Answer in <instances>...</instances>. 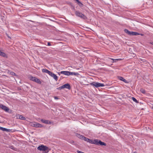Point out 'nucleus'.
<instances>
[{
    "label": "nucleus",
    "instance_id": "1",
    "mask_svg": "<svg viewBox=\"0 0 153 153\" xmlns=\"http://www.w3.org/2000/svg\"><path fill=\"white\" fill-rule=\"evenodd\" d=\"M37 149L40 151H42L45 152V153H48L50 150L49 148L47 146L43 145L39 146L37 147Z\"/></svg>",
    "mask_w": 153,
    "mask_h": 153
},
{
    "label": "nucleus",
    "instance_id": "2",
    "mask_svg": "<svg viewBox=\"0 0 153 153\" xmlns=\"http://www.w3.org/2000/svg\"><path fill=\"white\" fill-rule=\"evenodd\" d=\"M92 144H94L97 145L104 146L106 145V144L100 140L98 139H94L93 140Z\"/></svg>",
    "mask_w": 153,
    "mask_h": 153
},
{
    "label": "nucleus",
    "instance_id": "3",
    "mask_svg": "<svg viewBox=\"0 0 153 153\" xmlns=\"http://www.w3.org/2000/svg\"><path fill=\"white\" fill-rule=\"evenodd\" d=\"M60 73L61 74L67 76H69L70 75L77 76L79 75V74L78 73L72 72L68 71H61Z\"/></svg>",
    "mask_w": 153,
    "mask_h": 153
},
{
    "label": "nucleus",
    "instance_id": "4",
    "mask_svg": "<svg viewBox=\"0 0 153 153\" xmlns=\"http://www.w3.org/2000/svg\"><path fill=\"white\" fill-rule=\"evenodd\" d=\"M90 85L94 87L97 88L99 87H103L105 86L104 84L101 83L99 82H94L90 83Z\"/></svg>",
    "mask_w": 153,
    "mask_h": 153
},
{
    "label": "nucleus",
    "instance_id": "5",
    "mask_svg": "<svg viewBox=\"0 0 153 153\" xmlns=\"http://www.w3.org/2000/svg\"><path fill=\"white\" fill-rule=\"evenodd\" d=\"M75 14L76 16L79 17L81 18L82 19H87V17L81 13L79 12V11H76L75 12Z\"/></svg>",
    "mask_w": 153,
    "mask_h": 153
},
{
    "label": "nucleus",
    "instance_id": "6",
    "mask_svg": "<svg viewBox=\"0 0 153 153\" xmlns=\"http://www.w3.org/2000/svg\"><path fill=\"white\" fill-rule=\"evenodd\" d=\"M124 31L125 33L130 36H137L140 34L137 32L133 31H130L128 29H125Z\"/></svg>",
    "mask_w": 153,
    "mask_h": 153
},
{
    "label": "nucleus",
    "instance_id": "7",
    "mask_svg": "<svg viewBox=\"0 0 153 153\" xmlns=\"http://www.w3.org/2000/svg\"><path fill=\"white\" fill-rule=\"evenodd\" d=\"M31 126L36 128H42L43 127V126L41 124L35 122L32 123Z\"/></svg>",
    "mask_w": 153,
    "mask_h": 153
},
{
    "label": "nucleus",
    "instance_id": "8",
    "mask_svg": "<svg viewBox=\"0 0 153 153\" xmlns=\"http://www.w3.org/2000/svg\"><path fill=\"white\" fill-rule=\"evenodd\" d=\"M0 108L6 112H8L9 109L6 106L2 104H0Z\"/></svg>",
    "mask_w": 153,
    "mask_h": 153
},
{
    "label": "nucleus",
    "instance_id": "9",
    "mask_svg": "<svg viewBox=\"0 0 153 153\" xmlns=\"http://www.w3.org/2000/svg\"><path fill=\"white\" fill-rule=\"evenodd\" d=\"M49 75H50L51 76L53 77L56 81H57L58 80V77L56 75V74H54L52 72H51Z\"/></svg>",
    "mask_w": 153,
    "mask_h": 153
},
{
    "label": "nucleus",
    "instance_id": "10",
    "mask_svg": "<svg viewBox=\"0 0 153 153\" xmlns=\"http://www.w3.org/2000/svg\"><path fill=\"white\" fill-rule=\"evenodd\" d=\"M41 121L45 124H51V122L49 120H45L43 119H41L40 120Z\"/></svg>",
    "mask_w": 153,
    "mask_h": 153
},
{
    "label": "nucleus",
    "instance_id": "11",
    "mask_svg": "<svg viewBox=\"0 0 153 153\" xmlns=\"http://www.w3.org/2000/svg\"><path fill=\"white\" fill-rule=\"evenodd\" d=\"M64 88H66L70 90L71 88V87L69 83H67L63 85Z\"/></svg>",
    "mask_w": 153,
    "mask_h": 153
},
{
    "label": "nucleus",
    "instance_id": "12",
    "mask_svg": "<svg viewBox=\"0 0 153 153\" xmlns=\"http://www.w3.org/2000/svg\"><path fill=\"white\" fill-rule=\"evenodd\" d=\"M84 140L86 141L89 143H90L92 144L93 140H92L89 139L87 137H85L84 138Z\"/></svg>",
    "mask_w": 153,
    "mask_h": 153
},
{
    "label": "nucleus",
    "instance_id": "13",
    "mask_svg": "<svg viewBox=\"0 0 153 153\" xmlns=\"http://www.w3.org/2000/svg\"><path fill=\"white\" fill-rule=\"evenodd\" d=\"M0 130H1L3 131H6L7 132H10V129H7L1 126H0Z\"/></svg>",
    "mask_w": 153,
    "mask_h": 153
},
{
    "label": "nucleus",
    "instance_id": "14",
    "mask_svg": "<svg viewBox=\"0 0 153 153\" xmlns=\"http://www.w3.org/2000/svg\"><path fill=\"white\" fill-rule=\"evenodd\" d=\"M118 79L121 80V81H122L123 82H124L126 83H128V82L127 81L126 79H124L123 77H122V76H119L118 77Z\"/></svg>",
    "mask_w": 153,
    "mask_h": 153
},
{
    "label": "nucleus",
    "instance_id": "15",
    "mask_svg": "<svg viewBox=\"0 0 153 153\" xmlns=\"http://www.w3.org/2000/svg\"><path fill=\"white\" fill-rule=\"evenodd\" d=\"M42 72H43L47 73L49 75L51 71H49L48 70L46 69H42Z\"/></svg>",
    "mask_w": 153,
    "mask_h": 153
},
{
    "label": "nucleus",
    "instance_id": "16",
    "mask_svg": "<svg viewBox=\"0 0 153 153\" xmlns=\"http://www.w3.org/2000/svg\"><path fill=\"white\" fill-rule=\"evenodd\" d=\"M76 136L78 138L81 139H83L84 140V138L85 137L84 136L78 134H76Z\"/></svg>",
    "mask_w": 153,
    "mask_h": 153
},
{
    "label": "nucleus",
    "instance_id": "17",
    "mask_svg": "<svg viewBox=\"0 0 153 153\" xmlns=\"http://www.w3.org/2000/svg\"><path fill=\"white\" fill-rule=\"evenodd\" d=\"M0 56L4 57H7V56H6V54L4 52H2V51H1L0 53Z\"/></svg>",
    "mask_w": 153,
    "mask_h": 153
},
{
    "label": "nucleus",
    "instance_id": "18",
    "mask_svg": "<svg viewBox=\"0 0 153 153\" xmlns=\"http://www.w3.org/2000/svg\"><path fill=\"white\" fill-rule=\"evenodd\" d=\"M19 119L21 120H26V118L23 117L21 115H19Z\"/></svg>",
    "mask_w": 153,
    "mask_h": 153
},
{
    "label": "nucleus",
    "instance_id": "19",
    "mask_svg": "<svg viewBox=\"0 0 153 153\" xmlns=\"http://www.w3.org/2000/svg\"><path fill=\"white\" fill-rule=\"evenodd\" d=\"M9 148L14 150V151H17V148H16L14 147L13 146H10Z\"/></svg>",
    "mask_w": 153,
    "mask_h": 153
},
{
    "label": "nucleus",
    "instance_id": "20",
    "mask_svg": "<svg viewBox=\"0 0 153 153\" xmlns=\"http://www.w3.org/2000/svg\"><path fill=\"white\" fill-rule=\"evenodd\" d=\"M35 82L40 84H41L42 83L41 81H40V80L38 78H37V79H36V81Z\"/></svg>",
    "mask_w": 153,
    "mask_h": 153
},
{
    "label": "nucleus",
    "instance_id": "21",
    "mask_svg": "<svg viewBox=\"0 0 153 153\" xmlns=\"http://www.w3.org/2000/svg\"><path fill=\"white\" fill-rule=\"evenodd\" d=\"M35 78H36V77H33V76H30L29 77V79L30 80H31V81H33V79H35Z\"/></svg>",
    "mask_w": 153,
    "mask_h": 153
},
{
    "label": "nucleus",
    "instance_id": "22",
    "mask_svg": "<svg viewBox=\"0 0 153 153\" xmlns=\"http://www.w3.org/2000/svg\"><path fill=\"white\" fill-rule=\"evenodd\" d=\"M140 91L143 94H145L146 93L145 90L143 88L141 89Z\"/></svg>",
    "mask_w": 153,
    "mask_h": 153
},
{
    "label": "nucleus",
    "instance_id": "23",
    "mask_svg": "<svg viewBox=\"0 0 153 153\" xmlns=\"http://www.w3.org/2000/svg\"><path fill=\"white\" fill-rule=\"evenodd\" d=\"M132 99L133 101L136 103H138V101L134 97H132Z\"/></svg>",
    "mask_w": 153,
    "mask_h": 153
},
{
    "label": "nucleus",
    "instance_id": "24",
    "mask_svg": "<svg viewBox=\"0 0 153 153\" xmlns=\"http://www.w3.org/2000/svg\"><path fill=\"white\" fill-rule=\"evenodd\" d=\"M68 142L72 144H74V141L73 140H69Z\"/></svg>",
    "mask_w": 153,
    "mask_h": 153
},
{
    "label": "nucleus",
    "instance_id": "25",
    "mask_svg": "<svg viewBox=\"0 0 153 153\" xmlns=\"http://www.w3.org/2000/svg\"><path fill=\"white\" fill-rule=\"evenodd\" d=\"M57 89H58V90H61L62 89H64V88H63V85H62V86H60L58 88H56Z\"/></svg>",
    "mask_w": 153,
    "mask_h": 153
},
{
    "label": "nucleus",
    "instance_id": "26",
    "mask_svg": "<svg viewBox=\"0 0 153 153\" xmlns=\"http://www.w3.org/2000/svg\"><path fill=\"white\" fill-rule=\"evenodd\" d=\"M10 74L11 75H13V76H16V73H15L13 72H11L10 73Z\"/></svg>",
    "mask_w": 153,
    "mask_h": 153
},
{
    "label": "nucleus",
    "instance_id": "27",
    "mask_svg": "<svg viewBox=\"0 0 153 153\" xmlns=\"http://www.w3.org/2000/svg\"><path fill=\"white\" fill-rule=\"evenodd\" d=\"M119 59H112V60H113V62H116L117 61L119 60Z\"/></svg>",
    "mask_w": 153,
    "mask_h": 153
},
{
    "label": "nucleus",
    "instance_id": "28",
    "mask_svg": "<svg viewBox=\"0 0 153 153\" xmlns=\"http://www.w3.org/2000/svg\"><path fill=\"white\" fill-rule=\"evenodd\" d=\"M79 6L80 7H82L83 6V4L81 2L79 4H78Z\"/></svg>",
    "mask_w": 153,
    "mask_h": 153
},
{
    "label": "nucleus",
    "instance_id": "29",
    "mask_svg": "<svg viewBox=\"0 0 153 153\" xmlns=\"http://www.w3.org/2000/svg\"><path fill=\"white\" fill-rule=\"evenodd\" d=\"M76 1L77 2L78 4H79L80 2L79 1V0H76Z\"/></svg>",
    "mask_w": 153,
    "mask_h": 153
},
{
    "label": "nucleus",
    "instance_id": "30",
    "mask_svg": "<svg viewBox=\"0 0 153 153\" xmlns=\"http://www.w3.org/2000/svg\"><path fill=\"white\" fill-rule=\"evenodd\" d=\"M51 44L50 43V42H48V46H51Z\"/></svg>",
    "mask_w": 153,
    "mask_h": 153
},
{
    "label": "nucleus",
    "instance_id": "31",
    "mask_svg": "<svg viewBox=\"0 0 153 153\" xmlns=\"http://www.w3.org/2000/svg\"><path fill=\"white\" fill-rule=\"evenodd\" d=\"M37 79V78L36 77L35 79H34L33 80V81L36 82V79Z\"/></svg>",
    "mask_w": 153,
    "mask_h": 153
},
{
    "label": "nucleus",
    "instance_id": "32",
    "mask_svg": "<svg viewBox=\"0 0 153 153\" xmlns=\"http://www.w3.org/2000/svg\"><path fill=\"white\" fill-rule=\"evenodd\" d=\"M37 79V78L36 77L35 79H34L33 80V81L36 82V79Z\"/></svg>",
    "mask_w": 153,
    "mask_h": 153
},
{
    "label": "nucleus",
    "instance_id": "33",
    "mask_svg": "<svg viewBox=\"0 0 153 153\" xmlns=\"http://www.w3.org/2000/svg\"><path fill=\"white\" fill-rule=\"evenodd\" d=\"M58 74L59 75H60V74H61L60 72H58Z\"/></svg>",
    "mask_w": 153,
    "mask_h": 153
},
{
    "label": "nucleus",
    "instance_id": "34",
    "mask_svg": "<svg viewBox=\"0 0 153 153\" xmlns=\"http://www.w3.org/2000/svg\"><path fill=\"white\" fill-rule=\"evenodd\" d=\"M55 99H58V98L57 97H54Z\"/></svg>",
    "mask_w": 153,
    "mask_h": 153
},
{
    "label": "nucleus",
    "instance_id": "35",
    "mask_svg": "<svg viewBox=\"0 0 153 153\" xmlns=\"http://www.w3.org/2000/svg\"><path fill=\"white\" fill-rule=\"evenodd\" d=\"M140 35L141 36H143V34H140Z\"/></svg>",
    "mask_w": 153,
    "mask_h": 153
},
{
    "label": "nucleus",
    "instance_id": "36",
    "mask_svg": "<svg viewBox=\"0 0 153 153\" xmlns=\"http://www.w3.org/2000/svg\"><path fill=\"white\" fill-rule=\"evenodd\" d=\"M8 37L9 38H10V37H9V36H8Z\"/></svg>",
    "mask_w": 153,
    "mask_h": 153
},
{
    "label": "nucleus",
    "instance_id": "37",
    "mask_svg": "<svg viewBox=\"0 0 153 153\" xmlns=\"http://www.w3.org/2000/svg\"><path fill=\"white\" fill-rule=\"evenodd\" d=\"M153 45V42L151 43Z\"/></svg>",
    "mask_w": 153,
    "mask_h": 153
},
{
    "label": "nucleus",
    "instance_id": "38",
    "mask_svg": "<svg viewBox=\"0 0 153 153\" xmlns=\"http://www.w3.org/2000/svg\"><path fill=\"white\" fill-rule=\"evenodd\" d=\"M1 51L0 50V53H1Z\"/></svg>",
    "mask_w": 153,
    "mask_h": 153
},
{
    "label": "nucleus",
    "instance_id": "39",
    "mask_svg": "<svg viewBox=\"0 0 153 153\" xmlns=\"http://www.w3.org/2000/svg\"><path fill=\"white\" fill-rule=\"evenodd\" d=\"M152 108H153V107H152Z\"/></svg>",
    "mask_w": 153,
    "mask_h": 153
},
{
    "label": "nucleus",
    "instance_id": "40",
    "mask_svg": "<svg viewBox=\"0 0 153 153\" xmlns=\"http://www.w3.org/2000/svg\"><path fill=\"white\" fill-rule=\"evenodd\" d=\"M74 0L76 1V0Z\"/></svg>",
    "mask_w": 153,
    "mask_h": 153
},
{
    "label": "nucleus",
    "instance_id": "41",
    "mask_svg": "<svg viewBox=\"0 0 153 153\" xmlns=\"http://www.w3.org/2000/svg\"><path fill=\"white\" fill-rule=\"evenodd\" d=\"M134 153H136L134 152Z\"/></svg>",
    "mask_w": 153,
    "mask_h": 153
}]
</instances>
